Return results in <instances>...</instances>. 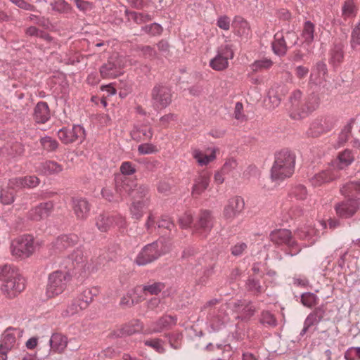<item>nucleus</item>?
Returning <instances> with one entry per match:
<instances>
[{"mask_svg": "<svg viewBox=\"0 0 360 360\" xmlns=\"http://www.w3.org/2000/svg\"><path fill=\"white\" fill-rule=\"evenodd\" d=\"M84 262L83 251L79 248L64 258L60 262V266L67 271L58 270L49 275L46 291L47 297H53L61 294L65 290L70 280V271H86Z\"/></svg>", "mask_w": 360, "mask_h": 360, "instance_id": "nucleus-1", "label": "nucleus"}, {"mask_svg": "<svg viewBox=\"0 0 360 360\" xmlns=\"http://www.w3.org/2000/svg\"><path fill=\"white\" fill-rule=\"evenodd\" d=\"M0 280L3 282L1 290L9 298L18 296L25 288L24 277L8 265L0 266Z\"/></svg>", "mask_w": 360, "mask_h": 360, "instance_id": "nucleus-2", "label": "nucleus"}, {"mask_svg": "<svg viewBox=\"0 0 360 360\" xmlns=\"http://www.w3.org/2000/svg\"><path fill=\"white\" fill-rule=\"evenodd\" d=\"M302 92L296 90L290 97V113L293 119H302L308 116L319 106V98L314 94H311L302 99Z\"/></svg>", "mask_w": 360, "mask_h": 360, "instance_id": "nucleus-3", "label": "nucleus"}, {"mask_svg": "<svg viewBox=\"0 0 360 360\" xmlns=\"http://www.w3.org/2000/svg\"><path fill=\"white\" fill-rule=\"evenodd\" d=\"M295 155L288 150H283L276 155L271 169V178L274 181H281L294 173Z\"/></svg>", "mask_w": 360, "mask_h": 360, "instance_id": "nucleus-4", "label": "nucleus"}, {"mask_svg": "<svg viewBox=\"0 0 360 360\" xmlns=\"http://www.w3.org/2000/svg\"><path fill=\"white\" fill-rule=\"evenodd\" d=\"M164 253L163 243L157 240L145 245L138 254L135 262L139 266H144L156 260Z\"/></svg>", "mask_w": 360, "mask_h": 360, "instance_id": "nucleus-5", "label": "nucleus"}, {"mask_svg": "<svg viewBox=\"0 0 360 360\" xmlns=\"http://www.w3.org/2000/svg\"><path fill=\"white\" fill-rule=\"evenodd\" d=\"M35 250L34 237L31 235H23L13 240L11 251L13 256L17 258H27Z\"/></svg>", "mask_w": 360, "mask_h": 360, "instance_id": "nucleus-6", "label": "nucleus"}, {"mask_svg": "<svg viewBox=\"0 0 360 360\" xmlns=\"http://www.w3.org/2000/svg\"><path fill=\"white\" fill-rule=\"evenodd\" d=\"M269 238L276 245H286L291 256L296 255L301 251V248L292 238L291 232L288 229L273 231L269 235Z\"/></svg>", "mask_w": 360, "mask_h": 360, "instance_id": "nucleus-7", "label": "nucleus"}, {"mask_svg": "<svg viewBox=\"0 0 360 360\" xmlns=\"http://www.w3.org/2000/svg\"><path fill=\"white\" fill-rule=\"evenodd\" d=\"M233 58V52L231 46L225 45L220 46L217 55L210 61V66L214 70L222 71L229 66V60Z\"/></svg>", "mask_w": 360, "mask_h": 360, "instance_id": "nucleus-8", "label": "nucleus"}, {"mask_svg": "<svg viewBox=\"0 0 360 360\" xmlns=\"http://www.w3.org/2000/svg\"><path fill=\"white\" fill-rule=\"evenodd\" d=\"M153 105L155 108H165L172 101L170 89L163 85H156L152 91Z\"/></svg>", "mask_w": 360, "mask_h": 360, "instance_id": "nucleus-9", "label": "nucleus"}, {"mask_svg": "<svg viewBox=\"0 0 360 360\" xmlns=\"http://www.w3.org/2000/svg\"><path fill=\"white\" fill-rule=\"evenodd\" d=\"M58 135L65 144H68L76 141H82L85 138L86 133L82 125L75 124L71 129H60Z\"/></svg>", "mask_w": 360, "mask_h": 360, "instance_id": "nucleus-10", "label": "nucleus"}, {"mask_svg": "<svg viewBox=\"0 0 360 360\" xmlns=\"http://www.w3.org/2000/svg\"><path fill=\"white\" fill-rule=\"evenodd\" d=\"M176 316L165 315L155 321L149 323L146 332L148 334L158 333L170 329L176 323Z\"/></svg>", "mask_w": 360, "mask_h": 360, "instance_id": "nucleus-11", "label": "nucleus"}, {"mask_svg": "<svg viewBox=\"0 0 360 360\" xmlns=\"http://www.w3.org/2000/svg\"><path fill=\"white\" fill-rule=\"evenodd\" d=\"M355 191H353V193ZM349 195V197H353ZM348 197V195H346ZM359 208V202L356 200L349 198L347 200H344L335 206V211L338 216L342 218H349L352 217Z\"/></svg>", "mask_w": 360, "mask_h": 360, "instance_id": "nucleus-12", "label": "nucleus"}, {"mask_svg": "<svg viewBox=\"0 0 360 360\" xmlns=\"http://www.w3.org/2000/svg\"><path fill=\"white\" fill-rule=\"evenodd\" d=\"M53 210V203L51 201L42 202L31 209L27 218L32 221H39L48 217Z\"/></svg>", "mask_w": 360, "mask_h": 360, "instance_id": "nucleus-13", "label": "nucleus"}, {"mask_svg": "<svg viewBox=\"0 0 360 360\" xmlns=\"http://www.w3.org/2000/svg\"><path fill=\"white\" fill-rule=\"evenodd\" d=\"M134 181L126 176H119L115 178V192L120 201L127 196H131Z\"/></svg>", "mask_w": 360, "mask_h": 360, "instance_id": "nucleus-14", "label": "nucleus"}, {"mask_svg": "<svg viewBox=\"0 0 360 360\" xmlns=\"http://www.w3.org/2000/svg\"><path fill=\"white\" fill-rule=\"evenodd\" d=\"M100 74L104 79L115 78L122 74V65L118 60H108L100 68Z\"/></svg>", "mask_w": 360, "mask_h": 360, "instance_id": "nucleus-15", "label": "nucleus"}, {"mask_svg": "<svg viewBox=\"0 0 360 360\" xmlns=\"http://www.w3.org/2000/svg\"><path fill=\"white\" fill-rule=\"evenodd\" d=\"M213 226V217L211 212L208 210L201 211L198 223L195 225V231H202L204 236L210 231Z\"/></svg>", "mask_w": 360, "mask_h": 360, "instance_id": "nucleus-16", "label": "nucleus"}, {"mask_svg": "<svg viewBox=\"0 0 360 360\" xmlns=\"http://www.w3.org/2000/svg\"><path fill=\"white\" fill-rule=\"evenodd\" d=\"M244 201L240 197H234L229 200L224 210V216L226 219H233L243 208Z\"/></svg>", "mask_w": 360, "mask_h": 360, "instance_id": "nucleus-17", "label": "nucleus"}, {"mask_svg": "<svg viewBox=\"0 0 360 360\" xmlns=\"http://www.w3.org/2000/svg\"><path fill=\"white\" fill-rule=\"evenodd\" d=\"M78 240V236L75 234L62 235L53 243V247L58 251H62L75 245Z\"/></svg>", "mask_w": 360, "mask_h": 360, "instance_id": "nucleus-18", "label": "nucleus"}, {"mask_svg": "<svg viewBox=\"0 0 360 360\" xmlns=\"http://www.w3.org/2000/svg\"><path fill=\"white\" fill-rule=\"evenodd\" d=\"M72 206L77 219H85L89 212L90 207L87 200L82 198H73Z\"/></svg>", "mask_w": 360, "mask_h": 360, "instance_id": "nucleus-19", "label": "nucleus"}, {"mask_svg": "<svg viewBox=\"0 0 360 360\" xmlns=\"http://www.w3.org/2000/svg\"><path fill=\"white\" fill-rule=\"evenodd\" d=\"M210 184V175L207 172L200 173L194 180L192 187V195L194 196L202 194Z\"/></svg>", "mask_w": 360, "mask_h": 360, "instance_id": "nucleus-20", "label": "nucleus"}, {"mask_svg": "<svg viewBox=\"0 0 360 360\" xmlns=\"http://www.w3.org/2000/svg\"><path fill=\"white\" fill-rule=\"evenodd\" d=\"M335 178L331 169H328L316 173L310 179L309 181L314 187L321 186L326 183L333 181Z\"/></svg>", "mask_w": 360, "mask_h": 360, "instance_id": "nucleus-21", "label": "nucleus"}, {"mask_svg": "<svg viewBox=\"0 0 360 360\" xmlns=\"http://www.w3.org/2000/svg\"><path fill=\"white\" fill-rule=\"evenodd\" d=\"M33 116L34 120L38 123H45L47 122L50 118L48 104L44 101L37 103L34 109Z\"/></svg>", "mask_w": 360, "mask_h": 360, "instance_id": "nucleus-22", "label": "nucleus"}, {"mask_svg": "<svg viewBox=\"0 0 360 360\" xmlns=\"http://www.w3.org/2000/svg\"><path fill=\"white\" fill-rule=\"evenodd\" d=\"M37 172L44 175H51L62 172L63 167L61 165L54 161H46L40 163L37 168Z\"/></svg>", "mask_w": 360, "mask_h": 360, "instance_id": "nucleus-23", "label": "nucleus"}, {"mask_svg": "<svg viewBox=\"0 0 360 360\" xmlns=\"http://www.w3.org/2000/svg\"><path fill=\"white\" fill-rule=\"evenodd\" d=\"M153 134L151 127L146 125H136L131 132V137L136 141L150 139Z\"/></svg>", "mask_w": 360, "mask_h": 360, "instance_id": "nucleus-24", "label": "nucleus"}, {"mask_svg": "<svg viewBox=\"0 0 360 360\" xmlns=\"http://www.w3.org/2000/svg\"><path fill=\"white\" fill-rule=\"evenodd\" d=\"M16 341L15 332L11 329H7L3 334L0 345V351L11 349Z\"/></svg>", "mask_w": 360, "mask_h": 360, "instance_id": "nucleus-25", "label": "nucleus"}, {"mask_svg": "<svg viewBox=\"0 0 360 360\" xmlns=\"http://www.w3.org/2000/svg\"><path fill=\"white\" fill-rule=\"evenodd\" d=\"M49 343L52 350L60 352L67 346V338L62 334L54 333L51 335Z\"/></svg>", "mask_w": 360, "mask_h": 360, "instance_id": "nucleus-26", "label": "nucleus"}, {"mask_svg": "<svg viewBox=\"0 0 360 360\" xmlns=\"http://www.w3.org/2000/svg\"><path fill=\"white\" fill-rule=\"evenodd\" d=\"M327 72L326 65L323 63H318L314 68L312 69V72L310 76V79L314 83L318 84H321L325 79V75Z\"/></svg>", "mask_w": 360, "mask_h": 360, "instance_id": "nucleus-27", "label": "nucleus"}, {"mask_svg": "<svg viewBox=\"0 0 360 360\" xmlns=\"http://www.w3.org/2000/svg\"><path fill=\"white\" fill-rule=\"evenodd\" d=\"M127 16L136 24L146 23L153 20V15L146 12H136L126 10Z\"/></svg>", "mask_w": 360, "mask_h": 360, "instance_id": "nucleus-28", "label": "nucleus"}, {"mask_svg": "<svg viewBox=\"0 0 360 360\" xmlns=\"http://www.w3.org/2000/svg\"><path fill=\"white\" fill-rule=\"evenodd\" d=\"M229 318L226 315L214 316L210 320L208 331L210 333H216L224 328L228 322Z\"/></svg>", "mask_w": 360, "mask_h": 360, "instance_id": "nucleus-29", "label": "nucleus"}, {"mask_svg": "<svg viewBox=\"0 0 360 360\" xmlns=\"http://www.w3.org/2000/svg\"><path fill=\"white\" fill-rule=\"evenodd\" d=\"M272 49L277 55H284L287 51V41L282 33H276L272 43Z\"/></svg>", "mask_w": 360, "mask_h": 360, "instance_id": "nucleus-30", "label": "nucleus"}, {"mask_svg": "<svg viewBox=\"0 0 360 360\" xmlns=\"http://www.w3.org/2000/svg\"><path fill=\"white\" fill-rule=\"evenodd\" d=\"M354 161V155L349 150H345L340 153L336 160V166L340 169L349 165Z\"/></svg>", "mask_w": 360, "mask_h": 360, "instance_id": "nucleus-31", "label": "nucleus"}, {"mask_svg": "<svg viewBox=\"0 0 360 360\" xmlns=\"http://www.w3.org/2000/svg\"><path fill=\"white\" fill-rule=\"evenodd\" d=\"M315 25L311 21H306L304 22L302 38L307 44L311 43L314 39Z\"/></svg>", "mask_w": 360, "mask_h": 360, "instance_id": "nucleus-32", "label": "nucleus"}, {"mask_svg": "<svg viewBox=\"0 0 360 360\" xmlns=\"http://www.w3.org/2000/svg\"><path fill=\"white\" fill-rule=\"evenodd\" d=\"M147 200H133L130 207V212L132 217L136 219H139L143 214V209L148 206Z\"/></svg>", "mask_w": 360, "mask_h": 360, "instance_id": "nucleus-33", "label": "nucleus"}, {"mask_svg": "<svg viewBox=\"0 0 360 360\" xmlns=\"http://www.w3.org/2000/svg\"><path fill=\"white\" fill-rule=\"evenodd\" d=\"M98 290L96 288H88L84 290L77 297L80 301V308H86L89 304L92 301L93 297L96 295Z\"/></svg>", "mask_w": 360, "mask_h": 360, "instance_id": "nucleus-34", "label": "nucleus"}, {"mask_svg": "<svg viewBox=\"0 0 360 360\" xmlns=\"http://www.w3.org/2000/svg\"><path fill=\"white\" fill-rule=\"evenodd\" d=\"M113 219L110 216L102 214H100L96 221L97 228L102 232H105L113 226Z\"/></svg>", "mask_w": 360, "mask_h": 360, "instance_id": "nucleus-35", "label": "nucleus"}, {"mask_svg": "<svg viewBox=\"0 0 360 360\" xmlns=\"http://www.w3.org/2000/svg\"><path fill=\"white\" fill-rule=\"evenodd\" d=\"M142 325L139 321H135L134 323L124 326L117 334V336L131 335L140 333L142 330Z\"/></svg>", "mask_w": 360, "mask_h": 360, "instance_id": "nucleus-36", "label": "nucleus"}, {"mask_svg": "<svg viewBox=\"0 0 360 360\" xmlns=\"http://www.w3.org/2000/svg\"><path fill=\"white\" fill-rule=\"evenodd\" d=\"M193 156L200 166L207 165L216 158L214 150L210 155H205L199 150H194L193 151Z\"/></svg>", "mask_w": 360, "mask_h": 360, "instance_id": "nucleus-37", "label": "nucleus"}, {"mask_svg": "<svg viewBox=\"0 0 360 360\" xmlns=\"http://www.w3.org/2000/svg\"><path fill=\"white\" fill-rule=\"evenodd\" d=\"M165 287L164 283L153 282L152 283H147L143 285L142 290L145 295H156L160 292Z\"/></svg>", "mask_w": 360, "mask_h": 360, "instance_id": "nucleus-38", "label": "nucleus"}, {"mask_svg": "<svg viewBox=\"0 0 360 360\" xmlns=\"http://www.w3.org/2000/svg\"><path fill=\"white\" fill-rule=\"evenodd\" d=\"M51 8L60 13H69L72 11V6L65 0H56L51 2Z\"/></svg>", "mask_w": 360, "mask_h": 360, "instance_id": "nucleus-39", "label": "nucleus"}, {"mask_svg": "<svg viewBox=\"0 0 360 360\" xmlns=\"http://www.w3.org/2000/svg\"><path fill=\"white\" fill-rule=\"evenodd\" d=\"M148 188L146 186H137L134 183L133 190L131 191V198L133 200H147Z\"/></svg>", "mask_w": 360, "mask_h": 360, "instance_id": "nucleus-40", "label": "nucleus"}, {"mask_svg": "<svg viewBox=\"0 0 360 360\" xmlns=\"http://www.w3.org/2000/svg\"><path fill=\"white\" fill-rule=\"evenodd\" d=\"M141 31L150 36L155 37L160 35L163 31L162 25L157 22H153L141 27Z\"/></svg>", "mask_w": 360, "mask_h": 360, "instance_id": "nucleus-41", "label": "nucleus"}, {"mask_svg": "<svg viewBox=\"0 0 360 360\" xmlns=\"http://www.w3.org/2000/svg\"><path fill=\"white\" fill-rule=\"evenodd\" d=\"M344 58L342 46L341 45H335L330 53V63L334 65L340 64Z\"/></svg>", "mask_w": 360, "mask_h": 360, "instance_id": "nucleus-42", "label": "nucleus"}, {"mask_svg": "<svg viewBox=\"0 0 360 360\" xmlns=\"http://www.w3.org/2000/svg\"><path fill=\"white\" fill-rule=\"evenodd\" d=\"M80 301L76 298L70 304H69L67 309L63 312V316H73L76 314L79 313L81 311L84 309L85 308H80Z\"/></svg>", "mask_w": 360, "mask_h": 360, "instance_id": "nucleus-43", "label": "nucleus"}, {"mask_svg": "<svg viewBox=\"0 0 360 360\" xmlns=\"http://www.w3.org/2000/svg\"><path fill=\"white\" fill-rule=\"evenodd\" d=\"M276 93L275 89H269L268 97L264 101L265 105L269 109H274L277 107L281 101V98L276 96Z\"/></svg>", "mask_w": 360, "mask_h": 360, "instance_id": "nucleus-44", "label": "nucleus"}, {"mask_svg": "<svg viewBox=\"0 0 360 360\" xmlns=\"http://www.w3.org/2000/svg\"><path fill=\"white\" fill-rule=\"evenodd\" d=\"M272 64L271 60L266 58L256 60L251 65V70L256 72L263 70H266L270 68L272 66Z\"/></svg>", "mask_w": 360, "mask_h": 360, "instance_id": "nucleus-45", "label": "nucleus"}, {"mask_svg": "<svg viewBox=\"0 0 360 360\" xmlns=\"http://www.w3.org/2000/svg\"><path fill=\"white\" fill-rule=\"evenodd\" d=\"M163 343L164 341L159 338L150 339L144 342L145 345L152 347L155 351L160 354L165 352Z\"/></svg>", "mask_w": 360, "mask_h": 360, "instance_id": "nucleus-46", "label": "nucleus"}, {"mask_svg": "<svg viewBox=\"0 0 360 360\" xmlns=\"http://www.w3.org/2000/svg\"><path fill=\"white\" fill-rule=\"evenodd\" d=\"M320 321L321 316L317 311L309 314L304 321L303 332L305 333L311 326L318 324Z\"/></svg>", "mask_w": 360, "mask_h": 360, "instance_id": "nucleus-47", "label": "nucleus"}, {"mask_svg": "<svg viewBox=\"0 0 360 360\" xmlns=\"http://www.w3.org/2000/svg\"><path fill=\"white\" fill-rule=\"evenodd\" d=\"M27 20L33 22L34 23L44 28H49L51 24L49 20L44 16L37 15L34 14L29 15Z\"/></svg>", "mask_w": 360, "mask_h": 360, "instance_id": "nucleus-48", "label": "nucleus"}, {"mask_svg": "<svg viewBox=\"0 0 360 360\" xmlns=\"http://www.w3.org/2000/svg\"><path fill=\"white\" fill-rule=\"evenodd\" d=\"M318 298L314 293L306 292L301 297V302L307 307H312L317 304Z\"/></svg>", "mask_w": 360, "mask_h": 360, "instance_id": "nucleus-49", "label": "nucleus"}, {"mask_svg": "<svg viewBox=\"0 0 360 360\" xmlns=\"http://www.w3.org/2000/svg\"><path fill=\"white\" fill-rule=\"evenodd\" d=\"M350 45L353 49L360 46V23L357 24L352 32Z\"/></svg>", "mask_w": 360, "mask_h": 360, "instance_id": "nucleus-50", "label": "nucleus"}, {"mask_svg": "<svg viewBox=\"0 0 360 360\" xmlns=\"http://www.w3.org/2000/svg\"><path fill=\"white\" fill-rule=\"evenodd\" d=\"M314 232L315 231L314 229L309 230V229L304 228V229H298L296 231L295 235L298 238H300L301 240H305L309 238V240H311V241L308 244V245H309L314 244L315 242V240L312 239V238H311L312 233H314Z\"/></svg>", "mask_w": 360, "mask_h": 360, "instance_id": "nucleus-51", "label": "nucleus"}, {"mask_svg": "<svg viewBox=\"0 0 360 360\" xmlns=\"http://www.w3.org/2000/svg\"><path fill=\"white\" fill-rule=\"evenodd\" d=\"M342 16L345 18H350L355 14V7L352 1H346L342 8Z\"/></svg>", "mask_w": 360, "mask_h": 360, "instance_id": "nucleus-52", "label": "nucleus"}, {"mask_svg": "<svg viewBox=\"0 0 360 360\" xmlns=\"http://www.w3.org/2000/svg\"><path fill=\"white\" fill-rule=\"evenodd\" d=\"M353 191H360V182H350L345 186L341 190L342 195H353Z\"/></svg>", "mask_w": 360, "mask_h": 360, "instance_id": "nucleus-53", "label": "nucleus"}, {"mask_svg": "<svg viewBox=\"0 0 360 360\" xmlns=\"http://www.w3.org/2000/svg\"><path fill=\"white\" fill-rule=\"evenodd\" d=\"M158 151L155 146L152 143H146L140 144L138 146V152L141 155H149L155 153Z\"/></svg>", "mask_w": 360, "mask_h": 360, "instance_id": "nucleus-54", "label": "nucleus"}, {"mask_svg": "<svg viewBox=\"0 0 360 360\" xmlns=\"http://www.w3.org/2000/svg\"><path fill=\"white\" fill-rule=\"evenodd\" d=\"M127 2L136 9L148 8L152 4V0H127Z\"/></svg>", "mask_w": 360, "mask_h": 360, "instance_id": "nucleus-55", "label": "nucleus"}, {"mask_svg": "<svg viewBox=\"0 0 360 360\" xmlns=\"http://www.w3.org/2000/svg\"><path fill=\"white\" fill-rule=\"evenodd\" d=\"M41 143L45 149L50 151L56 150L58 146L57 141L49 136L42 138Z\"/></svg>", "mask_w": 360, "mask_h": 360, "instance_id": "nucleus-56", "label": "nucleus"}, {"mask_svg": "<svg viewBox=\"0 0 360 360\" xmlns=\"http://www.w3.org/2000/svg\"><path fill=\"white\" fill-rule=\"evenodd\" d=\"M291 194L297 199L304 200L307 195V188L304 186L298 185L292 189Z\"/></svg>", "mask_w": 360, "mask_h": 360, "instance_id": "nucleus-57", "label": "nucleus"}, {"mask_svg": "<svg viewBox=\"0 0 360 360\" xmlns=\"http://www.w3.org/2000/svg\"><path fill=\"white\" fill-rule=\"evenodd\" d=\"M11 2H12L13 4H15L16 6H18L19 8L25 10V11H36L37 8L36 7L28 3L25 0H10Z\"/></svg>", "mask_w": 360, "mask_h": 360, "instance_id": "nucleus-58", "label": "nucleus"}, {"mask_svg": "<svg viewBox=\"0 0 360 360\" xmlns=\"http://www.w3.org/2000/svg\"><path fill=\"white\" fill-rule=\"evenodd\" d=\"M120 172L123 175H131L136 172L135 165L131 162H123L120 166Z\"/></svg>", "mask_w": 360, "mask_h": 360, "instance_id": "nucleus-59", "label": "nucleus"}, {"mask_svg": "<svg viewBox=\"0 0 360 360\" xmlns=\"http://www.w3.org/2000/svg\"><path fill=\"white\" fill-rule=\"evenodd\" d=\"M261 322L263 324H266L272 327L276 326V320L275 317L269 311H264L262 314Z\"/></svg>", "mask_w": 360, "mask_h": 360, "instance_id": "nucleus-60", "label": "nucleus"}, {"mask_svg": "<svg viewBox=\"0 0 360 360\" xmlns=\"http://www.w3.org/2000/svg\"><path fill=\"white\" fill-rule=\"evenodd\" d=\"M193 216L189 212H185L179 219V225L182 229H187L193 222Z\"/></svg>", "mask_w": 360, "mask_h": 360, "instance_id": "nucleus-61", "label": "nucleus"}, {"mask_svg": "<svg viewBox=\"0 0 360 360\" xmlns=\"http://www.w3.org/2000/svg\"><path fill=\"white\" fill-rule=\"evenodd\" d=\"M39 184V179L35 176H28L23 177L24 188H34Z\"/></svg>", "mask_w": 360, "mask_h": 360, "instance_id": "nucleus-62", "label": "nucleus"}, {"mask_svg": "<svg viewBox=\"0 0 360 360\" xmlns=\"http://www.w3.org/2000/svg\"><path fill=\"white\" fill-rule=\"evenodd\" d=\"M217 25L221 30H229L231 26V20L226 15H221L217 18Z\"/></svg>", "mask_w": 360, "mask_h": 360, "instance_id": "nucleus-63", "label": "nucleus"}, {"mask_svg": "<svg viewBox=\"0 0 360 360\" xmlns=\"http://www.w3.org/2000/svg\"><path fill=\"white\" fill-rule=\"evenodd\" d=\"M0 200L4 205L11 204L14 201L13 193L2 190L0 194Z\"/></svg>", "mask_w": 360, "mask_h": 360, "instance_id": "nucleus-64", "label": "nucleus"}]
</instances>
